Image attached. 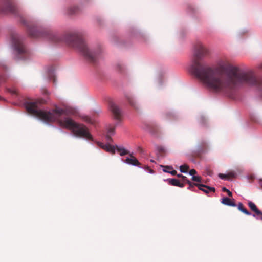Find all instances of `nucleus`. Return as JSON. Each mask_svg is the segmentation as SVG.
Returning a JSON list of instances; mask_svg holds the SVG:
<instances>
[{
  "instance_id": "16",
  "label": "nucleus",
  "mask_w": 262,
  "mask_h": 262,
  "mask_svg": "<svg viewBox=\"0 0 262 262\" xmlns=\"http://www.w3.org/2000/svg\"><path fill=\"white\" fill-rule=\"evenodd\" d=\"M186 183L189 185L187 188V190H190L197 193H199V187H200L199 185H200L201 183H193L190 180L187 181Z\"/></svg>"
},
{
  "instance_id": "33",
  "label": "nucleus",
  "mask_w": 262,
  "mask_h": 262,
  "mask_svg": "<svg viewBox=\"0 0 262 262\" xmlns=\"http://www.w3.org/2000/svg\"><path fill=\"white\" fill-rule=\"evenodd\" d=\"M177 176L178 178H181L182 179V181L183 182H184V183H186L187 182V181L189 180L188 179V178L186 176H183L181 173H179V174H177Z\"/></svg>"
},
{
  "instance_id": "20",
  "label": "nucleus",
  "mask_w": 262,
  "mask_h": 262,
  "mask_svg": "<svg viewBox=\"0 0 262 262\" xmlns=\"http://www.w3.org/2000/svg\"><path fill=\"white\" fill-rule=\"evenodd\" d=\"M146 129L152 135H156L158 132V127L157 125L148 124Z\"/></svg>"
},
{
  "instance_id": "44",
  "label": "nucleus",
  "mask_w": 262,
  "mask_h": 262,
  "mask_svg": "<svg viewBox=\"0 0 262 262\" xmlns=\"http://www.w3.org/2000/svg\"><path fill=\"white\" fill-rule=\"evenodd\" d=\"M228 176H230L231 177H234L235 176V174L234 173V172H229L228 174H227V177Z\"/></svg>"
},
{
  "instance_id": "13",
  "label": "nucleus",
  "mask_w": 262,
  "mask_h": 262,
  "mask_svg": "<svg viewBox=\"0 0 262 262\" xmlns=\"http://www.w3.org/2000/svg\"><path fill=\"white\" fill-rule=\"evenodd\" d=\"M63 123L66 128L71 129L72 131L76 125L78 124V123L74 121L72 118L68 117L64 118Z\"/></svg>"
},
{
  "instance_id": "32",
  "label": "nucleus",
  "mask_w": 262,
  "mask_h": 262,
  "mask_svg": "<svg viewBox=\"0 0 262 262\" xmlns=\"http://www.w3.org/2000/svg\"><path fill=\"white\" fill-rule=\"evenodd\" d=\"M192 181L194 182H198V183H200L202 181V178L200 176H192L191 178Z\"/></svg>"
},
{
  "instance_id": "38",
  "label": "nucleus",
  "mask_w": 262,
  "mask_h": 262,
  "mask_svg": "<svg viewBox=\"0 0 262 262\" xmlns=\"http://www.w3.org/2000/svg\"><path fill=\"white\" fill-rule=\"evenodd\" d=\"M115 129L113 127H110L107 129V134L108 135L113 136L115 134Z\"/></svg>"
},
{
  "instance_id": "39",
  "label": "nucleus",
  "mask_w": 262,
  "mask_h": 262,
  "mask_svg": "<svg viewBox=\"0 0 262 262\" xmlns=\"http://www.w3.org/2000/svg\"><path fill=\"white\" fill-rule=\"evenodd\" d=\"M194 173H196V171L195 169H192L190 170L189 172L188 171L187 174L192 176H194Z\"/></svg>"
},
{
  "instance_id": "30",
  "label": "nucleus",
  "mask_w": 262,
  "mask_h": 262,
  "mask_svg": "<svg viewBox=\"0 0 262 262\" xmlns=\"http://www.w3.org/2000/svg\"><path fill=\"white\" fill-rule=\"evenodd\" d=\"M116 70L120 73L123 74L125 71V68L121 63H118L116 66Z\"/></svg>"
},
{
  "instance_id": "42",
  "label": "nucleus",
  "mask_w": 262,
  "mask_h": 262,
  "mask_svg": "<svg viewBox=\"0 0 262 262\" xmlns=\"http://www.w3.org/2000/svg\"><path fill=\"white\" fill-rule=\"evenodd\" d=\"M129 155V158H133V157H135L134 156V152L132 151V152H130L129 151V152L128 153V154Z\"/></svg>"
},
{
  "instance_id": "48",
  "label": "nucleus",
  "mask_w": 262,
  "mask_h": 262,
  "mask_svg": "<svg viewBox=\"0 0 262 262\" xmlns=\"http://www.w3.org/2000/svg\"><path fill=\"white\" fill-rule=\"evenodd\" d=\"M97 21L100 23V24H101V23H100V20L99 19H97Z\"/></svg>"
},
{
  "instance_id": "46",
  "label": "nucleus",
  "mask_w": 262,
  "mask_h": 262,
  "mask_svg": "<svg viewBox=\"0 0 262 262\" xmlns=\"http://www.w3.org/2000/svg\"><path fill=\"white\" fill-rule=\"evenodd\" d=\"M190 160L193 163H195V162H196L194 158H191Z\"/></svg>"
},
{
  "instance_id": "9",
  "label": "nucleus",
  "mask_w": 262,
  "mask_h": 262,
  "mask_svg": "<svg viewBox=\"0 0 262 262\" xmlns=\"http://www.w3.org/2000/svg\"><path fill=\"white\" fill-rule=\"evenodd\" d=\"M4 6L2 8L3 13H10L12 14L16 15L17 13V7L15 5L11 4L10 0H2Z\"/></svg>"
},
{
  "instance_id": "47",
  "label": "nucleus",
  "mask_w": 262,
  "mask_h": 262,
  "mask_svg": "<svg viewBox=\"0 0 262 262\" xmlns=\"http://www.w3.org/2000/svg\"><path fill=\"white\" fill-rule=\"evenodd\" d=\"M150 161L151 162H152V163H154V162H155V161H154V160H153V159H150Z\"/></svg>"
},
{
  "instance_id": "10",
  "label": "nucleus",
  "mask_w": 262,
  "mask_h": 262,
  "mask_svg": "<svg viewBox=\"0 0 262 262\" xmlns=\"http://www.w3.org/2000/svg\"><path fill=\"white\" fill-rule=\"evenodd\" d=\"M248 205L251 210L254 212V213H251L250 216H252L256 220H262V211L258 209L255 204L251 201H249Z\"/></svg>"
},
{
  "instance_id": "21",
  "label": "nucleus",
  "mask_w": 262,
  "mask_h": 262,
  "mask_svg": "<svg viewBox=\"0 0 262 262\" xmlns=\"http://www.w3.org/2000/svg\"><path fill=\"white\" fill-rule=\"evenodd\" d=\"M131 36L133 37H135L137 39H138L140 37H144V35L142 34L140 31L135 28H133L132 29Z\"/></svg>"
},
{
  "instance_id": "35",
  "label": "nucleus",
  "mask_w": 262,
  "mask_h": 262,
  "mask_svg": "<svg viewBox=\"0 0 262 262\" xmlns=\"http://www.w3.org/2000/svg\"><path fill=\"white\" fill-rule=\"evenodd\" d=\"M222 191L223 192H226L229 196H232V192L226 187H223L222 188Z\"/></svg>"
},
{
  "instance_id": "26",
  "label": "nucleus",
  "mask_w": 262,
  "mask_h": 262,
  "mask_svg": "<svg viewBox=\"0 0 262 262\" xmlns=\"http://www.w3.org/2000/svg\"><path fill=\"white\" fill-rule=\"evenodd\" d=\"M187 12L188 14L192 15L196 13V10L192 5L189 4L187 6Z\"/></svg>"
},
{
  "instance_id": "11",
  "label": "nucleus",
  "mask_w": 262,
  "mask_h": 262,
  "mask_svg": "<svg viewBox=\"0 0 262 262\" xmlns=\"http://www.w3.org/2000/svg\"><path fill=\"white\" fill-rule=\"evenodd\" d=\"M199 191L201 190L203 191L208 196H211L209 194L210 193H214L216 191V189L214 187L209 186L207 185L201 183L199 185Z\"/></svg>"
},
{
  "instance_id": "40",
  "label": "nucleus",
  "mask_w": 262,
  "mask_h": 262,
  "mask_svg": "<svg viewBox=\"0 0 262 262\" xmlns=\"http://www.w3.org/2000/svg\"><path fill=\"white\" fill-rule=\"evenodd\" d=\"M105 139L107 141H111L113 140L111 135L108 134L105 136Z\"/></svg>"
},
{
  "instance_id": "18",
  "label": "nucleus",
  "mask_w": 262,
  "mask_h": 262,
  "mask_svg": "<svg viewBox=\"0 0 262 262\" xmlns=\"http://www.w3.org/2000/svg\"><path fill=\"white\" fill-rule=\"evenodd\" d=\"M235 207H237V209L239 211L247 215H250L251 214V212L248 211L244 207L243 204L241 202H239L238 204H236Z\"/></svg>"
},
{
  "instance_id": "17",
  "label": "nucleus",
  "mask_w": 262,
  "mask_h": 262,
  "mask_svg": "<svg viewBox=\"0 0 262 262\" xmlns=\"http://www.w3.org/2000/svg\"><path fill=\"white\" fill-rule=\"evenodd\" d=\"M160 167L162 168V170L164 172L170 173L172 176H177V172L176 170L173 169V167L171 165H160Z\"/></svg>"
},
{
  "instance_id": "45",
  "label": "nucleus",
  "mask_w": 262,
  "mask_h": 262,
  "mask_svg": "<svg viewBox=\"0 0 262 262\" xmlns=\"http://www.w3.org/2000/svg\"><path fill=\"white\" fill-rule=\"evenodd\" d=\"M248 30L246 29H244L242 32H241V34H244L245 32H247Z\"/></svg>"
},
{
  "instance_id": "34",
  "label": "nucleus",
  "mask_w": 262,
  "mask_h": 262,
  "mask_svg": "<svg viewBox=\"0 0 262 262\" xmlns=\"http://www.w3.org/2000/svg\"><path fill=\"white\" fill-rule=\"evenodd\" d=\"M133 158H129V157H126L125 159H123V158H120V160L122 162H123L124 164H127L129 165V163L127 162H131V161L132 160Z\"/></svg>"
},
{
  "instance_id": "6",
  "label": "nucleus",
  "mask_w": 262,
  "mask_h": 262,
  "mask_svg": "<svg viewBox=\"0 0 262 262\" xmlns=\"http://www.w3.org/2000/svg\"><path fill=\"white\" fill-rule=\"evenodd\" d=\"M108 107L111 111L114 119L116 120L115 126L117 127L121 124V117L123 115L122 110L112 100L109 101Z\"/></svg>"
},
{
  "instance_id": "19",
  "label": "nucleus",
  "mask_w": 262,
  "mask_h": 262,
  "mask_svg": "<svg viewBox=\"0 0 262 262\" xmlns=\"http://www.w3.org/2000/svg\"><path fill=\"white\" fill-rule=\"evenodd\" d=\"M81 12V9L79 7L74 6L68 8L67 14L69 15L78 14Z\"/></svg>"
},
{
  "instance_id": "28",
  "label": "nucleus",
  "mask_w": 262,
  "mask_h": 262,
  "mask_svg": "<svg viewBox=\"0 0 262 262\" xmlns=\"http://www.w3.org/2000/svg\"><path fill=\"white\" fill-rule=\"evenodd\" d=\"M165 115H166V117L167 118H169V119H175L177 118V113L174 111H173L167 112L165 114Z\"/></svg>"
},
{
  "instance_id": "27",
  "label": "nucleus",
  "mask_w": 262,
  "mask_h": 262,
  "mask_svg": "<svg viewBox=\"0 0 262 262\" xmlns=\"http://www.w3.org/2000/svg\"><path fill=\"white\" fill-rule=\"evenodd\" d=\"M140 168L143 169L145 172H146L150 174H155V172L154 170L151 169L150 167H149L147 165H145L144 166H142L141 164L140 165L139 167Z\"/></svg>"
},
{
  "instance_id": "3",
  "label": "nucleus",
  "mask_w": 262,
  "mask_h": 262,
  "mask_svg": "<svg viewBox=\"0 0 262 262\" xmlns=\"http://www.w3.org/2000/svg\"><path fill=\"white\" fill-rule=\"evenodd\" d=\"M41 92L45 96L44 98H41L35 102L26 101L24 105L30 114L37 117L47 124H49L51 122H55L58 117L64 114L66 111L58 107L50 111L40 108L39 104L47 103L49 101V96L50 94V92L46 88H42Z\"/></svg>"
},
{
  "instance_id": "36",
  "label": "nucleus",
  "mask_w": 262,
  "mask_h": 262,
  "mask_svg": "<svg viewBox=\"0 0 262 262\" xmlns=\"http://www.w3.org/2000/svg\"><path fill=\"white\" fill-rule=\"evenodd\" d=\"M163 76V72H161L160 73L159 77L158 78V82L160 86H162L163 85V81H162Z\"/></svg>"
},
{
  "instance_id": "2",
  "label": "nucleus",
  "mask_w": 262,
  "mask_h": 262,
  "mask_svg": "<svg viewBox=\"0 0 262 262\" xmlns=\"http://www.w3.org/2000/svg\"><path fill=\"white\" fill-rule=\"evenodd\" d=\"M24 25L27 27L29 35L32 37H42L52 42L58 43L64 42L75 49L89 62L97 65L101 57L102 50L99 46L93 50L90 49L83 38L81 32L75 31L73 33L59 35L57 33L35 26L29 25L25 20H22Z\"/></svg>"
},
{
  "instance_id": "50",
  "label": "nucleus",
  "mask_w": 262,
  "mask_h": 262,
  "mask_svg": "<svg viewBox=\"0 0 262 262\" xmlns=\"http://www.w3.org/2000/svg\"><path fill=\"white\" fill-rule=\"evenodd\" d=\"M2 99V98H1V97L0 96V99Z\"/></svg>"
},
{
  "instance_id": "1",
  "label": "nucleus",
  "mask_w": 262,
  "mask_h": 262,
  "mask_svg": "<svg viewBox=\"0 0 262 262\" xmlns=\"http://www.w3.org/2000/svg\"><path fill=\"white\" fill-rule=\"evenodd\" d=\"M208 50L201 42H198L193 47V53L189 72L200 79L206 86L214 92L233 98L236 91L244 84L250 87L256 88L262 95V78L257 79L252 71L247 73L234 66H226L222 62L220 68L226 72L227 76L225 79L217 76L218 68H212L207 64L204 58Z\"/></svg>"
},
{
  "instance_id": "8",
  "label": "nucleus",
  "mask_w": 262,
  "mask_h": 262,
  "mask_svg": "<svg viewBox=\"0 0 262 262\" xmlns=\"http://www.w3.org/2000/svg\"><path fill=\"white\" fill-rule=\"evenodd\" d=\"M109 153L115 154L117 152L120 156L126 155L129 152V150L124 147L122 145L115 144L113 145L110 149Z\"/></svg>"
},
{
  "instance_id": "22",
  "label": "nucleus",
  "mask_w": 262,
  "mask_h": 262,
  "mask_svg": "<svg viewBox=\"0 0 262 262\" xmlns=\"http://www.w3.org/2000/svg\"><path fill=\"white\" fill-rule=\"evenodd\" d=\"M179 181V180L176 178H167L163 179L164 182H167L168 185L173 186H177Z\"/></svg>"
},
{
  "instance_id": "43",
  "label": "nucleus",
  "mask_w": 262,
  "mask_h": 262,
  "mask_svg": "<svg viewBox=\"0 0 262 262\" xmlns=\"http://www.w3.org/2000/svg\"><path fill=\"white\" fill-rule=\"evenodd\" d=\"M258 183L262 187V178L257 179Z\"/></svg>"
},
{
  "instance_id": "15",
  "label": "nucleus",
  "mask_w": 262,
  "mask_h": 262,
  "mask_svg": "<svg viewBox=\"0 0 262 262\" xmlns=\"http://www.w3.org/2000/svg\"><path fill=\"white\" fill-rule=\"evenodd\" d=\"M125 97L130 105L135 109L138 110L139 108L138 105L136 103V100L134 99L133 95L130 93H126L125 94Z\"/></svg>"
},
{
  "instance_id": "23",
  "label": "nucleus",
  "mask_w": 262,
  "mask_h": 262,
  "mask_svg": "<svg viewBox=\"0 0 262 262\" xmlns=\"http://www.w3.org/2000/svg\"><path fill=\"white\" fill-rule=\"evenodd\" d=\"M97 144L100 147H101V148L105 150L106 151H107L108 152H109L108 149H110V148L111 147H112V145H113L108 143H106V144H103L101 142H99V141L97 142Z\"/></svg>"
},
{
  "instance_id": "7",
  "label": "nucleus",
  "mask_w": 262,
  "mask_h": 262,
  "mask_svg": "<svg viewBox=\"0 0 262 262\" xmlns=\"http://www.w3.org/2000/svg\"><path fill=\"white\" fill-rule=\"evenodd\" d=\"M208 152V143L205 140H202L196 146V148L192 151V154L197 157H201L203 154Z\"/></svg>"
},
{
  "instance_id": "49",
  "label": "nucleus",
  "mask_w": 262,
  "mask_h": 262,
  "mask_svg": "<svg viewBox=\"0 0 262 262\" xmlns=\"http://www.w3.org/2000/svg\"><path fill=\"white\" fill-rule=\"evenodd\" d=\"M166 170H170V169H168V168H166Z\"/></svg>"
},
{
  "instance_id": "37",
  "label": "nucleus",
  "mask_w": 262,
  "mask_h": 262,
  "mask_svg": "<svg viewBox=\"0 0 262 262\" xmlns=\"http://www.w3.org/2000/svg\"><path fill=\"white\" fill-rule=\"evenodd\" d=\"M218 177L219 178H220L222 180H229V179H228V177H227V174H223V173H220L219 174H218Z\"/></svg>"
},
{
  "instance_id": "4",
  "label": "nucleus",
  "mask_w": 262,
  "mask_h": 262,
  "mask_svg": "<svg viewBox=\"0 0 262 262\" xmlns=\"http://www.w3.org/2000/svg\"><path fill=\"white\" fill-rule=\"evenodd\" d=\"M10 40L11 48L14 53L16 54L14 59L18 60L19 59V55L27 52L24 38L17 34H13L11 36Z\"/></svg>"
},
{
  "instance_id": "31",
  "label": "nucleus",
  "mask_w": 262,
  "mask_h": 262,
  "mask_svg": "<svg viewBox=\"0 0 262 262\" xmlns=\"http://www.w3.org/2000/svg\"><path fill=\"white\" fill-rule=\"evenodd\" d=\"M199 124L201 126H205L206 125V119L203 115H201L198 119Z\"/></svg>"
},
{
  "instance_id": "29",
  "label": "nucleus",
  "mask_w": 262,
  "mask_h": 262,
  "mask_svg": "<svg viewBox=\"0 0 262 262\" xmlns=\"http://www.w3.org/2000/svg\"><path fill=\"white\" fill-rule=\"evenodd\" d=\"M189 167L188 165L184 164L180 166L179 170L181 173H188V170L189 169Z\"/></svg>"
},
{
  "instance_id": "12",
  "label": "nucleus",
  "mask_w": 262,
  "mask_h": 262,
  "mask_svg": "<svg viewBox=\"0 0 262 262\" xmlns=\"http://www.w3.org/2000/svg\"><path fill=\"white\" fill-rule=\"evenodd\" d=\"M46 73L48 75L49 80H53V82H56L55 69L53 66H50L46 67Z\"/></svg>"
},
{
  "instance_id": "24",
  "label": "nucleus",
  "mask_w": 262,
  "mask_h": 262,
  "mask_svg": "<svg viewBox=\"0 0 262 262\" xmlns=\"http://www.w3.org/2000/svg\"><path fill=\"white\" fill-rule=\"evenodd\" d=\"M155 152L156 155H158L161 152H165L166 151V148L161 145H158L156 144L155 145Z\"/></svg>"
},
{
  "instance_id": "41",
  "label": "nucleus",
  "mask_w": 262,
  "mask_h": 262,
  "mask_svg": "<svg viewBox=\"0 0 262 262\" xmlns=\"http://www.w3.org/2000/svg\"><path fill=\"white\" fill-rule=\"evenodd\" d=\"M184 184L183 183H181L180 181H179L177 187H180V188H183L184 187Z\"/></svg>"
},
{
  "instance_id": "5",
  "label": "nucleus",
  "mask_w": 262,
  "mask_h": 262,
  "mask_svg": "<svg viewBox=\"0 0 262 262\" xmlns=\"http://www.w3.org/2000/svg\"><path fill=\"white\" fill-rule=\"evenodd\" d=\"M72 132L73 135L77 138H81L88 141H94L93 135L87 127L83 124L78 123Z\"/></svg>"
},
{
  "instance_id": "14",
  "label": "nucleus",
  "mask_w": 262,
  "mask_h": 262,
  "mask_svg": "<svg viewBox=\"0 0 262 262\" xmlns=\"http://www.w3.org/2000/svg\"><path fill=\"white\" fill-rule=\"evenodd\" d=\"M222 204L228 206L235 207L236 203L234 199H230L228 196H223L220 199Z\"/></svg>"
},
{
  "instance_id": "25",
  "label": "nucleus",
  "mask_w": 262,
  "mask_h": 262,
  "mask_svg": "<svg viewBox=\"0 0 262 262\" xmlns=\"http://www.w3.org/2000/svg\"><path fill=\"white\" fill-rule=\"evenodd\" d=\"M127 162L128 163L127 161ZM128 163L129 165L137 167L138 168L141 165V163L136 157H133L131 162H128Z\"/></svg>"
}]
</instances>
